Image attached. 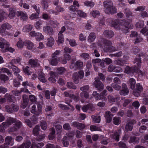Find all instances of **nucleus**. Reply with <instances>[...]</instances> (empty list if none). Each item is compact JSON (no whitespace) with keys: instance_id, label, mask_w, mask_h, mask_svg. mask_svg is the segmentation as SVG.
I'll list each match as a JSON object with an SVG mask.
<instances>
[{"instance_id":"f257e3e1","label":"nucleus","mask_w":148,"mask_h":148,"mask_svg":"<svg viewBox=\"0 0 148 148\" xmlns=\"http://www.w3.org/2000/svg\"><path fill=\"white\" fill-rule=\"evenodd\" d=\"M15 122L14 126L10 129L9 132H12L15 131L20 128L21 126V123L18 121L16 120L13 118H8L7 121L3 122L2 124L0 125V131L3 132L5 129L7 128L12 123Z\"/></svg>"},{"instance_id":"f03ea898","label":"nucleus","mask_w":148,"mask_h":148,"mask_svg":"<svg viewBox=\"0 0 148 148\" xmlns=\"http://www.w3.org/2000/svg\"><path fill=\"white\" fill-rule=\"evenodd\" d=\"M112 44L111 42L106 40L104 42H99L98 45L99 47L102 48L105 51L111 52L115 50L114 48L112 46Z\"/></svg>"},{"instance_id":"7ed1b4c3","label":"nucleus","mask_w":148,"mask_h":148,"mask_svg":"<svg viewBox=\"0 0 148 148\" xmlns=\"http://www.w3.org/2000/svg\"><path fill=\"white\" fill-rule=\"evenodd\" d=\"M0 48L2 49V51L3 52L9 51L12 53L15 50L14 49L10 47L8 42L1 37H0Z\"/></svg>"},{"instance_id":"20e7f679","label":"nucleus","mask_w":148,"mask_h":148,"mask_svg":"<svg viewBox=\"0 0 148 148\" xmlns=\"http://www.w3.org/2000/svg\"><path fill=\"white\" fill-rule=\"evenodd\" d=\"M104 11L106 13L113 14L116 12V9L113 5L111 1H106L103 3Z\"/></svg>"},{"instance_id":"39448f33","label":"nucleus","mask_w":148,"mask_h":148,"mask_svg":"<svg viewBox=\"0 0 148 148\" xmlns=\"http://www.w3.org/2000/svg\"><path fill=\"white\" fill-rule=\"evenodd\" d=\"M37 108L38 110L36 111V105H33L31 108V112L35 115L38 116L42 113V105L40 103L38 104Z\"/></svg>"},{"instance_id":"423d86ee","label":"nucleus","mask_w":148,"mask_h":148,"mask_svg":"<svg viewBox=\"0 0 148 148\" xmlns=\"http://www.w3.org/2000/svg\"><path fill=\"white\" fill-rule=\"evenodd\" d=\"M80 89L82 92L80 93V97L83 98L87 99L89 96L88 93L87 91L89 89V86H88L86 85L81 87Z\"/></svg>"},{"instance_id":"0eeeda50","label":"nucleus","mask_w":148,"mask_h":148,"mask_svg":"<svg viewBox=\"0 0 148 148\" xmlns=\"http://www.w3.org/2000/svg\"><path fill=\"white\" fill-rule=\"evenodd\" d=\"M84 76V73L82 71H80L78 73H74L73 75V78L75 84H77L79 82V78L82 79Z\"/></svg>"},{"instance_id":"6e6552de","label":"nucleus","mask_w":148,"mask_h":148,"mask_svg":"<svg viewBox=\"0 0 148 148\" xmlns=\"http://www.w3.org/2000/svg\"><path fill=\"white\" fill-rule=\"evenodd\" d=\"M93 85L98 90L101 91L104 88L103 84L99 80L98 78H96L93 83Z\"/></svg>"},{"instance_id":"1a4fd4ad","label":"nucleus","mask_w":148,"mask_h":148,"mask_svg":"<svg viewBox=\"0 0 148 148\" xmlns=\"http://www.w3.org/2000/svg\"><path fill=\"white\" fill-rule=\"evenodd\" d=\"M5 148H8V145L12 146L13 145V140L12 138L10 136H7L5 138ZM0 148H3L0 146Z\"/></svg>"},{"instance_id":"9d476101","label":"nucleus","mask_w":148,"mask_h":148,"mask_svg":"<svg viewBox=\"0 0 148 148\" xmlns=\"http://www.w3.org/2000/svg\"><path fill=\"white\" fill-rule=\"evenodd\" d=\"M12 97L8 94H6L5 95V98L0 99V103L2 104L5 102L6 101V99H7L9 101L14 102V99H12Z\"/></svg>"},{"instance_id":"9b49d317","label":"nucleus","mask_w":148,"mask_h":148,"mask_svg":"<svg viewBox=\"0 0 148 148\" xmlns=\"http://www.w3.org/2000/svg\"><path fill=\"white\" fill-rule=\"evenodd\" d=\"M16 14L18 16H20V18L23 20H26L28 18L27 13L25 12L18 11L16 13Z\"/></svg>"},{"instance_id":"f8f14e48","label":"nucleus","mask_w":148,"mask_h":148,"mask_svg":"<svg viewBox=\"0 0 148 148\" xmlns=\"http://www.w3.org/2000/svg\"><path fill=\"white\" fill-rule=\"evenodd\" d=\"M23 102L21 105V107L23 108H25L27 106L28 102V96L26 95L23 96Z\"/></svg>"},{"instance_id":"ddd939ff","label":"nucleus","mask_w":148,"mask_h":148,"mask_svg":"<svg viewBox=\"0 0 148 148\" xmlns=\"http://www.w3.org/2000/svg\"><path fill=\"white\" fill-rule=\"evenodd\" d=\"M65 28H62L61 30L58 34V42L60 43H62L64 41V38L62 34L65 31Z\"/></svg>"},{"instance_id":"4468645a","label":"nucleus","mask_w":148,"mask_h":148,"mask_svg":"<svg viewBox=\"0 0 148 148\" xmlns=\"http://www.w3.org/2000/svg\"><path fill=\"white\" fill-rule=\"evenodd\" d=\"M113 116L110 111H107L106 112L105 117L107 123H110L112 120V117Z\"/></svg>"},{"instance_id":"2eb2a0df","label":"nucleus","mask_w":148,"mask_h":148,"mask_svg":"<svg viewBox=\"0 0 148 148\" xmlns=\"http://www.w3.org/2000/svg\"><path fill=\"white\" fill-rule=\"evenodd\" d=\"M123 89L120 92V94L121 95H127L129 92V90L125 84H122Z\"/></svg>"},{"instance_id":"dca6fc26","label":"nucleus","mask_w":148,"mask_h":148,"mask_svg":"<svg viewBox=\"0 0 148 148\" xmlns=\"http://www.w3.org/2000/svg\"><path fill=\"white\" fill-rule=\"evenodd\" d=\"M49 74L51 76L49 78V80L51 82H55L56 81V80L54 78L56 76L55 73L52 71H51L49 73Z\"/></svg>"},{"instance_id":"f3484780","label":"nucleus","mask_w":148,"mask_h":148,"mask_svg":"<svg viewBox=\"0 0 148 148\" xmlns=\"http://www.w3.org/2000/svg\"><path fill=\"white\" fill-rule=\"evenodd\" d=\"M134 121H133L127 123L125 126V129L127 131H131L133 128V124Z\"/></svg>"},{"instance_id":"a211bd4d","label":"nucleus","mask_w":148,"mask_h":148,"mask_svg":"<svg viewBox=\"0 0 148 148\" xmlns=\"http://www.w3.org/2000/svg\"><path fill=\"white\" fill-rule=\"evenodd\" d=\"M64 57L65 59H59L60 62L63 64H66V60H69L71 58L70 56L66 53L64 54Z\"/></svg>"},{"instance_id":"6ab92c4d","label":"nucleus","mask_w":148,"mask_h":148,"mask_svg":"<svg viewBox=\"0 0 148 148\" xmlns=\"http://www.w3.org/2000/svg\"><path fill=\"white\" fill-rule=\"evenodd\" d=\"M54 39L52 37H50L47 39V42L46 43L47 46L48 47H52L54 44Z\"/></svg>"},{"instance_id":"aec40b11","label":"nucleus","mask_w":148,"mask_h":148,"mask_svg":"<svg viewBox=\"0 0 148 148\" xmlns=\"http://www.w3.org/2000/svg\"><path fill=\"white\" fill-rule=\"evenodd\" d=\"M104 34L107 38H110L114 35V32L111 30H106L104 31Z\"/></svg>"},{"instance_id":"412c9836","label":"nucleus","mask_w":148,"mask_h":148,"mask_svg":"<svg viewBox=\"0 0 148 148\" xmlns=\"http://www.w3.org/2000/svg\"><path fill=\"white\" fill-rule=\"evenodd\" d=\"M38 77L40 81L43 82H45L47 80L45 77V74L43 73H39Z\"/></svg>"},{"instance_id":"4be33fe9","label":"nucleus","mask_w":148,"mask_h":148,"mask_svg":"<svg viewBox=\"0 0 148 148\" xmlns=\"http://www.w3.org/2000/svg\"><path fill=\"white\" fill-rule=\"evenodd\" d=\"M25 45L27 49L30 50L34 47V45L32 42L29 40H26L25 42Z\"/></svg>"},{"instance_id":"5701e85b","label":"nucleus","mask_w":148,"mask_h":148,"mask_svg":"<svg viewBox=\"0 0 148 148\" xmlns=\"http://www.w3.org/2000/svg\"><path fill=\"white\" fill-rule=\"evenodd\" d=\"M96 36L94 33H90L88 37V42H93L95 39Z\"/></svg>"},{"instance_id":"b1692460","label":"nucleus","mask_w":148,"mask_h":148,"mask_svg":"<svg viewBox=\"0 0 148 148\" xmlns=\"http://www.w3.org/2000/svg\"><path fill=\"white\" fill-rule=\"evenodd\" d=\"M128 84L130 85V88L133 89L135 88L136 84L135 80L133 78H131L129 80Z\"/></svg>"},{"instance_id":"393cba45","label":"nucleus","mask_w":148,"mask_h":148,"mask_svg":"<svg viewBox=\"0 0 148 148\" xmlns=\"http://www.w3.org/2000/svg\"><path fill=\"white\" fill-rule=\"evenodd\" d=\"M31 145V142L29 141H25L19 147L20 148H29Z\"/></svg>"},{"instance_id":"a878e982","label":"nucleus","mask_w":148,"mask_h":148,"mask_svg":"<svg viewBox=\"0 0 148 148\" xmlns=\"http://www.w3.org/2000/svg\"><path fill=\"white\" fill-rule=\"evenodd\" d=\"M114 63L118 65L123 66L125 64H127L126 61L124 60H116L114 61Z\"/></svg>"},{"instance_id":"bb28decb","label":"nucleus","mask_w":148,"mask_h":148,"mask_svg":"<svg viewBox=\"0 0 148 148\" xmlns=\"http://www.w3.org/2000/svg\"><path fill=\"white\" fill-rule=\"evenodd\" d=\"M44 39V36L41 33H37L36 36V39L37 41H40L43 40Z\"/></svg>"},{"instance_id":"cd10ccee","label":"nucleus","mask_w":148,"mask_h":148,"mask_svg":"<svg viewBox=\"0 0 148 148\" xmlns=\"http://www.w3.org/2000/svg\"><path fill=\"white\" fill-rule=\"evenodd\" d=\"M38 60L36 59H30L29 61V63L32 67L36 66L37 65Z\"/></svg>"},{"instance_id":"c85d7f7f","label":"nucleus","mask_w":148,"mask_h":148,"mask_svg":"<svg viewBox=\"0 0 148 148\" xmlns=\"http://www.w3.org/2000/svg\"><path fill=\"white\" fill-rule=\"evenodd\" d=\"M139 142V140L138 138L135 137H132L130 138L129 142L130 143H134V144L138 143Z\"/></svg>"},{"instance_id":"c756f323","label":"nucleus","mask_w":148,"mask_h":148,"mask_svg":"<svg viewBox=\"0 0 148 148\" xmlns=\"http://www.w3.org/2000/svg\"><path fill=\"white\" fill-rule=\"evenodd\" d=\"M84 4L86 6L90 7V8L93 7L95 3L92 1H86L84 2Z\"/></svg>"},{"instance_id":"7c9ffc66","label":"nucleus","mask_w":148,"mask_h":148,"mask_svg":"<svg viewBox=\"0 0 148 148\" xmlns=\"http://www.w3.org/2000/svg\"><path fill=\"white\" fill-rule=\"evenodd\" d=\"M5 73H7L8 75H11V73L7 69L5 68L0 69V74Z\"/></svg>"},{"instance_id":"2f4dec72","label":"nucleus","mask_w":148,"mask_h":148,"mask_svg":"<svg viewBox=\"0 0 148 148\" xmlns=\"http://www.w3.org/2000/svg\"><path fill=\"white\" fill-rule=\"evenodd\" d=\"M90 14L94 17L95 18L99 16L100 13L99 11L97 10H93L91 12Z\"/></svg>"},{"instance_id":"473e14b6","label":"nucleus","mask_w":148,"mask_h":148,"mask_svg":"<svg viewBox=\"0 0 148 148\" xmlns=\"http://www.w3.org/2000/svg\"><path fill=\"white\" fill-rule=\"evenodd\" d=\"M9 10L10 12L8 16L10 18H13L15 15V10L12 8L10 9Z\"/></svg>"},{"instance_id":"72a5a7b5","label":"nucleus","mask_w":148,"mask_h":148,"mask_svg":"<svg viewBox=\"0 0 148 148\" xmlns=\"http://www.w3.org/2000/svg\"><path fill=\"white\" fill-rule=\"evenodd\" d=\"M121 131L120 130H118V132L115 133L113 136V138L116 141H118L119 140V136L120 134L121 133Z\"/></svg>"},{"instance_id":"f704fd0d","label":"nucleus","mask_w":148,"mask_h":148,"mask_svg":"<svg viewBox=\"0 0 148 148\" xmlns=\"http://www.w3.org/2000/svg\"><path fill=\"white\" fill-rule=\"evenodd\" d=\"M29 67L27 66L26 67H23V72L25 74L27 75H30L32 73V72L30 71L29 69Z\"/></svg>"},{"instance_id":"c9c22d12","label":"nucleus","mask_w":148,"mask_h":148,"mask_svg":"<svg viewBox=\"0 0 148 148\" xmlns=\"http://www.w3.org/2000/svg\"><path fill=\"white\" fill-rule=\"evenodd\" d=\"M43 30L45 33L49 35H51L53 33L52 28H43Z\"/></svg>"},{"instance_id":"e433bc0d","label":"nucleus","mask_w":148,"mask_h":148,"mask_svg":"<svg viewBox=\"0 0 148 148\" xmlns=\"http://www.w3.org/2000/svg\"><path fill=\"white\" fill-rule=\"evenodd\" d=\"M67 138L66 137H64L63 138L62 142L64 147H67L69 145V143L67 140Z\"/></svg>"},{"instance_id":"4c0bfd02","label":"nucleus","mask_w":148,"mask_h":148,"mask_svg":"<svg viewBox=\"0 0 148 148\" xmlns=\"http://www.w3.org/2000/svg\"><path fill=\"white\" fill-rule=\"evenodd\" d=\"M92 118L93 121L96 123H99L100 121L101 118L100 116H92Z\"/></svg>"},{"instance_id":"58836bf2","label":"nucleus","mask_w":148,"mask_h":148,"mask_svg":"<svg viewBox=\"0 0 148 148\" xmlns=\"http://www.w3.org/2000/svg\"><path fill=\"white\" fill-rule=\"evenodd\" d=\"M77 14L80 17L85 18L87 16L86 14L80 10L77 11Z\"/></svg>"},{"instance_id":"ea45409f","label":"nucleus","mask_w":148,"mask_h":148,"mask_svg":"<svg viewBox=\"0 0 148 148\" xmlns=\"http://www.w3.org/2000/svg\"><path fill=\"white\" fill-rule=\"evenodd\" d=\"M11 68L14 72L15 75L17 74L20 72V70L18 68L13 65L11 66Z\"/></svg>"},{"instance_id":"a19ab883","label":"nucleus","mask_w":148,"mask_h":148,"mask_svg":"<svg viewBox=\"0 0 148 148\" xmlns=\"http://www.w3.org/2000/svg\"><path fill=\"white\" fill-rule=\"evenodd\" d=\"M133 68H131L127 66L125 68L124 72L126 73H129L133 72Z\"/></svg>"},{"instance_id":"79ce46f5","label":"nucleus","mask_w":148,"mask_h":148,"mask_svg":"<svg viewBox=\"0 0 148 148\" xmlns=\"http://www.w3.org/2000/svg\"><path fill=\"white\" fill-rule=\"evenodd\" d=\"M92 95L97 100H99L101 99V96L96 91L93 92Z\"/></svg>"},{"instance_id":"37998d69","label":"nucleus","mask_w":148,"mask_h":148,"mask_svg":"<svg viewBox=\"0 0 148 148\" xmlns=\"http://www.w3.org/2000/svg\"><path fill=\"white\" fill-rule=\"evenodd\" d=\"M50 63V64L52 65L55 66L57 65L58 63L57 58L52 57Z\"/></svg>"},{"instance_id":"c03bdc74","label":"nucleus","mask_w":148,"mask_h":148,"mask_svg":"<svg viewBox=\"0 0 148 148\" xmlns=\"http://www.w3.org/2000/svg\"><path fill=\"white\" fill-rule=\"evenodd\" d=\"M51 132L49 134V139L50 140H53L54 137V133H55V130L53 128H52L51 129Z\"/></svg>"},{"instance_id":"a18cd8bd","label":"nucleus","mask_w":148,"mask_h":148,"mask_svg":"<svg viewBox=\"0 0 148 148\" xmlns=\"http://www.w3.org/2000/svg\"><path fill=\"white\" fill-rule=\"evenodd\" d=\"M113 122L115 125H118L120 123L121 121L118 117H114L113 119Z\"/></svg>"},{"instance_id":"49530a36","label":"nucleus","mask_w":148,"mask_h":148,"mask_svg":"<svg viewBox=\"0 0 148 148\" xmlns=\"http://www.w3.org/2000/svg\"><path fill=\"white\" fill-rule=\"evenodd\" d=\"M134 63H136V64L137 65V68L139 69L140 68V64L141 63V59L140 57L138 56V58L135 59L134 61Z\"/></svg>"},{"instance_id":"de8ad7c7","label":"nucleus","mask_w":148,"mask_h":148,"mask_svg":"<svg viewBox=\"0 0 148 148\" xmlns=\"http://www.w3.org/2000/svg\"><path fill=\"white\" fill-rule=\"evenodd\" d=\"M40 130V127L39 126L36 125L34 128L33 131V134L35 136H36L38 134V132Z\"/></svg>"},{"instance_id":"09e8293b","label":"nucleus","mask_w":148,"mask_h":148,"mask_svg":"<svg viewBox=\"0 0 148 148\" xmlns=\"http://www.w3.org/2000/svg\"><path fill=\"white\" fill-rule=\"evenodd\" d=\"M24 45L25 42L24 43L21 39H19V41L17 43L16 45L18 48H21Z\"/></svg>"},{"instance_id":"8fccbe9b","label":"nucleus","mask_w":148,"mask_h":148,"mask_svg":"<svg viewBox=\"0 0 148 148\" xmlns=\"http://www.w3.org/2000/svg\"><path fill=\"white\" fill-rule=\"evenodd\" d=\"M42 1L43 2L42 4L44 8H47L48 6L47 3L50 2L51 0H43Z\"/></svg>"},{"instance_id":"3c124183","label":"nucleus","mask_w":148,"mask_h":148,"mask_svg":"<svg viewBox=\"0 0 148 148\" xmlns=\"http://www.w3.org/2000/svg\"><path fill=\"white\" fill-rule=\"evenodd\" d=\"M66 40L69 42V43L71 46L73 47L76 45V43L74 40L68 39V38L66 39Z\"/></svg>"},{"instance_id":"603ef678","label":"nucleus","mask_w":148,"mask_h":148,"mask_svg":"<svg viewBox=\"0 0 148 148\" xmlns=\"http://www.w3.org/2000/svg\"><path fill=\"white\" fill-rule=\"evenodd\" d=\"M0 77L2 81H6L8 80L9 79L8 77L4 74H1Z\"/></svg>"},{"instance_id":"864d4df0","label":"nucleus","mask_w":148,"mask_h":148,"mask_svg":"<svg viewBox=\"0 0 148 148\" xmlns=\"http://www.w3.org/2000/svg\"><path fill=\"white\" fill-rule=\"evenodd\" d=\"M83 63L82 62L78 60L76 62V68H80L83 67Z\"/></svg>"},{"instance_id":"5fc2aeb1","label":"nucleus","mask_w":148,"mask_h":148,"mask_svg":"<svg viewBox=\"0 0 148 148\" xmlns=\"http://www.w3.org/2000/svg\"><path fill=\"white\" fill-rule=\"evenodd\" d=\"M91 109V111L94 110L95 108L94 107H92L90 108L88 106H84L82 108V110L84 112H86L89 109Z\"/></svg>"},{"instance_id":"6e6d98bb","label":"nucleus","mask_w":148,"mask_h":148,"mask_svg":"<svg viewBox=\"0 0 148 148\" xmlns=\"http://www.w3.org/2000/svg\"><path fill=\"white\" fill-rule=\"evenodd\" d=\"M90 130L92 131L100 130V129L99 127L94 125H91L90 127Z\"/></svg>"},{"instance_id":"4d7b16f0","label":"nucleus","mask_w":148,"mask_h":148,"mask_svg":"<svg viewBox=\"0 0 148 148\" xmlns=\"http://www.w3.org/2000/svg\"><path fill=\"white\" fill-rule=\"evenodd\" d=\"M67 86L70 88L73 89L76 88V86L71 82H68L67 84Z\"/></svg>"},{"instance_id":"13d9d810","label":"nucleus","mask_w":148,"mask_h":148,"mask_svg":"<svg viewBox=\"0 0 148 148\" xmlns=\"http://www.w3.org/2000/svg\"><path fill=\"white\" fill-rule=\"evenodd\" d=\"M108 100L109 102H113L118 100L117 99L118 98H117L116 99L114 98L112 96L109 95L108 96Z\"/></svg>"},{"instance_id":"bf43d9fd","label":"nucleus","mask_w":148,"mask_h":148,"mask_svg":"<svg viewBox=\"0 0 148 148\" xmlns=\"http://www.w3.org/2000/svg\"><path fill=\"white\" fill-rule=\"evenodd\" d=\"M19 5L20 6L22 7L23 6V8L26 9H28L29 8V5L25 3H23L22 1H20Z\"/></svg>"},{"instance_id":"052dcab7","label":"nucleus","mask_w":148,"mask_h":148,"mask_svg":"<svg viewBox=\"0 0 148 148\" xmlns=\"http://www.w3.org/2000/svg\"><path fill=\"white\" fill-rule=\"evenodd\" d=\"M120 24L123 26H124L126 28H128L129 27V25L130 23L126 22L125 21H121L120 22Z\"/></svg>"},{"instance_id":"680f3d73","label":"nucleus","mask_w":148,"mask_h":148,"mask_svg":"<svg viewBox=\"0 0 148 148\" xmlns=\"http://www.w3.org/2000/svg\"><path fill=\"white\" fill-rule=\"evenodd\" d=\"M112 86L115 90H119L121 88V86L117 84H112Z\"/></svg>"},{"instance_id":"e2e57ef3","label":"nucleus","mask_w":148,"mask_h":148,"mask_svg":"<svg viewBox=\"0 0 148 148\" xmlns=\"http://www.w3.org/2000/svg\"><path fill=\"white\" fill-rule=\"evenodd\" d=\"M41 128L44 130H45L47 128V125L45 121H41Z\"/></svg>"},{"instance_id":"0e129e2a","label":"nucleus","mask_w":148,"mask_h":148,"mask_svg":"<svg viewBox=\"0 0 148 148\" xmlns=\"http://www.w3.org/2000/svg\"><path fill=\"white\" fill-rule=\"evenodd\" d=\"M141 33L145 36L148 35V29L143 28L140 31Z\"/></svg>"},{"instance_id":"69168bd1","label":"nucleus","mask_w":148,"mask_h":148,"mask_svg":"<svg viewBox=\"0 0 148 148\" xmlns=\"http://www.w3.org/2000/svg\"><path fill=\"white\" fill-rule=\"evenodd\" d=\"M56 127L58 133H59L61 132L62 128V126L61 125H58L56 126Z\"/></svg>"},{"instance_id":"338daca9","label":"nucleus","mask_w":148,"mask_h":148,"mask_svg":"<svg viewBox=\"0 0 148 148\" xmlns=\"http://www.w3.org/2000/svg\"><path fill=\"white\" fill-rule=\"evenodd\" d=\"M65 69L63 67H61L58 68V72L60 74L64 73L65 71Z\"/></svg>"},{"instance_id":"774afa93","label":"nucleus","mask_w":148,"mask_h":148,"mask_svg":"<svg viewBox=\"0 0 148 148\" xmlns=\"http://www.w3.org/2000/svg\"><path fill=\"white\" fill-rule=\"evenodd\" d=\"M81 56L84 59H88L89 58V55L86 53H82L81 55Z\"/></svg>"}]
</instances>
